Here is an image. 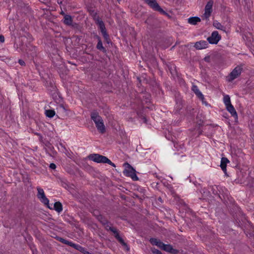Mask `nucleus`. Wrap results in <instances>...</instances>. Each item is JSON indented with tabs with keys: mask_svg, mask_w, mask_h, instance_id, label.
<instances>
[{
	"mask_svg": "<svg viewBox=\"0 0 254 254\" xmlns=\"http://www.w3.org/2000/svg\"><path fill=\"white\" fill-rule=\"evenodd\" d=\"M163 250L173 254H176L178 253V251L173 249L172 246L170 245L165 244Z\"/></svg>",
	"mask_w": 254,
	"mask_h": 254,
	"instance_id": "dca6fc26",
	"label": "nucleus"
},
{
	"mask_svg": "<svg viewBox=\"0 0 254 254\" xmlns=\"http://www.w3.org/2000/svg\"><path fill=\"white\" fill-rule=\"evenodd\" d=\"M145 2L147 3L150 7H151L153 9L159 11L160 12H163V9L160 7L158 3L157 2L156 0H144Z\"/></svg>",
	"mask_w": 254,
	"mask_h": 254,
	"instance_id": "9b49d317",
	"label": "nucleus"
},
{
	"mask_svg": "<svg viewBox=\"0 0 254 254\" xmlns=\"http://www.w3.org/2000/svg\"><path fill=\"white\" fill-rule=\"evenodd\" d=\"M91 119L94 122L98 130L101 133L105 132V127L102 118L96 111H93L91 114Z\"/></svg>",
	"mask_w": 254,
	"mask_h": 254,
	"instance_id": "f257e3e1",
	"label": "nucleus"
},
{
	"mask_svg": "<svg viewBox=\"0 0 254 254\" xmlns=\"http://www.w3.org/2000/svg\"><path fill=\"white\" fill-rule=\"evenodd\" d=\"M243 68L241 66H237L226 77V80L227 82H232L233 80L238 77L241 74Z\"/></svg>",
	"mask_w": 254,
	"mask_h": 254,
	"instance_id": "39448f33",
	"label": "nucleus"
},
{
	"mask_svg": "<svg viewBox=\"0 0 254 254\" xmlns=\"http://www.w3.org/2000/svg\"><path fill=\"white\" fill-rule=\"evenodd\" d=\"M50 167L52 169H55L56 168V165L55 164H54V163H51L50 165Z\"/></svg>",
	"mask_w": 254,
	"mask_h": 254,
	"instance_id": "a878e982",
	"label": "nucleus"
},
{
	"mask_svg": "<svg viewBox=\"0 0 254 254\" xmlns=\"http://www.w3.org/2000/svg\"><path fill=\"white\" fill-rule=\"evenodd\" d=\"M58 239L59 240V241L63 243V244L68 245L76 249H78V248H80V246L73 244L72 242L66 240L62 238H58Z\"/></svg>",
	"mask_w": 254,
	"mask_h": 254,
	"instance_id": "4468645a",
	"label": "nucleus"
},
{
	"mask_svg": "<svg viewBox=\"0 0 254 254\" xmlns=\"http://www.w3.org/2000/svg\"><path fill=\"white\" fill-rule=\"evenodd\" d=\"M4 37L2 35H0V42L1 43L4 42Z\"/></svg>",
	"mask_w": 254,
	"mask_h": 254,
	"instance_id": "cd10ccee",
	"label": "nucleus"
},
{
	"mask_svg": "<svg viewBox=\"0 0 254 254\" xmlns=\"http://www.w3.org/2000/svg\"><path fill=\"white\" fill-rule=\"evenodd\" d=\"M37 190H38V194H37V197L40 199V200L44 204L47 205L49 208H50L49 206V199L46 197L44 190L39 188L38 187L37 188Z\"/></svg>",
	"mask_w": 254,
	"mask_h": 254,
	"instance_id": "1a4fd4ad",
	"label": "nucleus"
},
{
	"mask_svg": "<svg viewBox=\"0 0 254 254\" xmlns=\"http://www.w3.org/2000/svg\"><path fill=\"white\" fill-rule=\"evenodd\" d=\"M90 160L98 163H107L113 167H115L114 163L112 162L110 159L104 156L99 154H92L88 156Z\"/></svg>",
	"mask_w": 254,
	"mask_h": 254,
	"instance_id": "f03ea898",
	"label": "nucleus"
},
{
	"mask_svg": "<svg viewBox=\"0 0 254 254\" xmlns=\"http://www.w3.org/2000/svg\"><path fill=\"white\" fill-rule=\"evenodd\" d=\"M213 4V1L212 0H210L207 3L205 7L204 13L202 16V19L203 20L205 19L206 21H207L212 11Z\"/></svg>",
	"mask_w": 254,
	"mask_h": 254,
	"instance_id": "0eeeda50",
	"label": "nucleus"
},
{
	"mask_svg": "<svg viewBox=\"0 0 254 254\" xmlns=\"http://www.w3.org/2000/svg\"><path fill=\"white\" fill-rule=\"evenodd\" d=\"M164 245H165V244L163 243H162L159 241L158 243V244L156 246H158V247H159L160 248L163 249V247H164Z\"/></svg>",
	"mask_w": 254,
	"mask_h": 254,
	"instance_id": "b1692460",
	"label": "nucleus"
},
{
	"mask_svg": "<svg viewBox=\"0 0 254 254\" xmlns=\"http://www.w3.org/2000/svg\"><path fill=\"white\" fill-rule=\"evenodd\" d=\"M208 46V43L206 41L204 40H201L198 42L195 43L194 47L197 50H202L205 49Z\"/></svg>",
	"mask_w": 254,
	"mask_h": 254,
	"instance_id": "f8f14e48",
	"label": "nucleus"
},
{
	"mask_svg": "<svg viewBox=\"0 0 254 254\" xmlns=\"http://www.w3.org/2000/svg\"><path fill=\"white\" fill-rule=\"evenodd\" d=\"M153 253L154 254H162L160 251L157 249H154L153 250Z\"/></svg>",
	"mask_w": 254,
	"mask_h": 254,
	"instance_id": "393cba45",
	"label": "nucleus"
},
{
	"mask_svg": "<svg viewBox=\"0 0 254 254\" xmlns=\"http://www.w3.org/2000/svg\"><path fill=\"white\" fill-rule=\"evenodd\" d=\"M200 21V19L198 17H191L188 19V22L191 25H196Z\"/></svg>",
	"mask_w": 254,
	"mask_h": 254,
	"instance_id": "f3484780",
	"label": "nucleus"
},
{
	"mask_svg": "<svg viewBox=\"0 0 254 254\" xmlns=\"http://www.w3.org/2000/svg\"><path fill=\"white\" fill-rule=\"evenodd\" d=\"M219 166H220V168L222 169V166H223V164H222V157L221 158L220 164Z\"/></svg>",
	"mask_w": 254,
	"mask_h": 254,
	"instance_id": "c756f323",
	"label": "nucleus"
},
{
	"mask_svg": "<svg viewBox=\"0 0 254 254\" xmlns=\"http://www.w3.org/2000/svg\"><path fill=\"white\" fill-rule=\"evenodd\" d=\"M54 209L58 212H61L63 210V206L61 202L59 201L56 202L54 205Z\"/></svg>",
	"mask_w": 254,
	"mask_h": 254,
	"instance_id": "6ab92c4d",
	"label": "nucleus"
},
{
	"mask_svg": "<svg viewBox=\"0 0 254 254\" xmlns=\"http://www.w3.org/2000/svg\"><path fill=\"white\" fill-rule=\"evenodd\" d=\"M229 162V161L227 158L223 157V172L226 176H227V173L226 172V164Z\"/></svg>",
	"mask_w": 254,
	"mask_h": 254,
	"instance_id": "aec40b11",
	"label": "nucleus"
},
{
	"mask_svg": "<svg viewBox=\"0 0 254 254\" xmlns=\"http://www.w3.org/2000/svg\"><path fill=\"white\" fill-rule=\"evenodd\" d=\"M221 36L219 35L217 31H214L212 33L211 35L208 37L207 40L210 44H216L221 39Z\"/></svg>",
	"mask_w": 254,
	"mask_h": 254,
	"instance_id": "9d476101",
	"label": "nucleus"
},
{
	"mask_svg": "<svg viewBox=\"0 0 254 254\" xmlns=\"http://www.w3.org/2000/svg\"><path fill=\"white\" fill-rule=\"evenodd\" d=\"M213 25L215 27L218 29H222V25H221V24L218 22L217 20L214 21Z\"/></svg>",
	"mask_w": 254,
	"mask_h": 254,
	"instance_id": "4be33fe9",
	"label": "nucleus"
},
{
	"mask_svg": "<svg viewBox=\"0 0 254 254\" xmlns=\"http://www.w3.org/2000/svg\"><path fill=\"white\" fill-rule=\"evenodd\" d=\"M223 102L228 112L230 113L235 119L238 120V115L237 112L231 103L230 97L228 95H226L223 97Z\"/></svg>",
	"mask_w": 254,
	"mask_h": 254,
	"instance_id": "20e7f679",
	"label": "nucleus"
},
{
	"mask_svg": "<svg viewBox=\"0 0 254 254\" xmlns=\"http://www.w3.org/2000/svg\"><path fill=\"white\" fill-rule=\"evenodd\" d=\"M125 165L127 166L124 171L126 176L131 177L133 180H137L138 178L135 174V170L128 163H125Z\"/></svg>",
	"mask_w": 254,
	"mask_h": 254,
	"instance_id": "6e6552de",
	"label": "nucleus"
},
{
	"mask_svg": "<svg viewBox=\"0 0 254 254\" xmlns=\"http://www.w3.org/2000/svg\"><path fill=\"white\" fill-rule=\"evenodd\" d=\"M101 221L105 226L106 229L107 230H110L111 232H112L115 234V238L127 248V250H128V248L127 247V246L124 242L123 239L119 236V234L116 228L112 227L110 224L106 220H101Z\"/></svg>",
	"mask_w": 254,
	"mask_h": 254,
	"instance_id": "7ed1b4c3",
	"label": "nucleus"
},
{
	"mask_svg": "<svg viewBox=\"0 0 254 254\" xmlns=\"http://www.w3.org/2000/svg\"><path fill=\"white\" fill-rule=\"evenodd\" d=\"M46 115L49 118H53L55 115V112L52 110H48L46 111Z\"/></svg>",
	"mask_w": 254,
	"mask_h": 254,
	"instance_id": "412c9836",
	"label": "nucleus"
},
{
	"mask_svg": "<svg viewBox=\"0 0 254 254\" xmlns=\"http://www.w3.org/2000/svg\"><path fill=\"white\" fill-rule=\"evenodd\" d=\"M64 150H65V153L66 154V155L69 157H70V153L68 152V151L66 149V148H64Z\"/></svg>",
	"mask_w": 254,
	"mask_h": 254,
	"instance_id": "c85d7f7f",
	"label": "nucleus"
},
{
	"mask_svg": "<svg viewBox=\"0 0 254 254\" xmlns=\"http://www.w3.org/2000/svg\"><path fill=\"white\" fill-rule=\"evenodd\" d=\"M96 37L98 39V41L97 45V47H96L97 49L100 51H102L103 52H105L106 51L105 48L103 46V44H102L101 38L97 35H96Z\"/></svg>",
	"mask_w": 254,
	"mask_h": 254,
	"instance_id": "a211bd4d",
	"label": "nucleus"
},
{
	"mask_svg": "<svg viewBox=\"0 0 254 254\" xmlns=\"http://www.w3.org/2000/svg\"><path fill=\"white\" fill-rule=\"evenodd\" d=\"M202 103L203 104H205V105H207V103H206V102L205 101V99L203 100V101H201Z\"/></svg>",
	"mask_w": 254,
	"mask_h": 254,
	"instance_id": "7c9ffc66",
	"label": "nucleus"
},
{
	"mask_svg": "<svg viewBox=\"0 0 254 254\" xmlns=\"http://www.w3.org/2000/svg\"><path fill=\"white\" fill-rule=\"evenodd\" d=\"M18 63L19 64L21 65H25V63L22 60H19L18 61Z\"/></svg>",
	"mask_w": 254,
	"mask_h": 254,
	"instance_id": "bb28decb",
	"label": "nucleus"
},
{
	"mask_svg": "<svg viewBox=\"0 0 254 254\" xmlns=\"http://www.w3.org/2000/svg\"><path fill=\"white\" fill-rule=\"evenodd\" d=\"M151 243L154 245H157L158 244V242L159 241L158 240L155 238H152L150 240Z\"/></svg>",
	"mask_w": 254,
	"mask_h": 254,
	"instance_id": "5701e85b",
	"label": "nucleus"
},
{
	"mask_svg": "<svg viewBox=\"0 0 254 254\" xmlns=\"http://www.w3.org/2000/svg\"><path fill=\"white\" fill-rule=\"evenodd\" d=\"M192 90L198 98H199L201 101H203L204 99V96L199 90L197 86L193 85L192 87Z\"/></svg>",
	"mask_w": 254,
	"mask_h": 254,
	"instance_id": "ddd939ff",
	"label": "nucleus"
},
{
	"mask_svg": "<svg viewBox=\"0 0 254 254\" xmlns=\"http://www.w3.org/2000/svg\"><path fill=\"white\" fill-rule=\"evenodd\" d=\"M94 19L96 24L99 26V28L102 33L103 36L105 40H107L109 38V35L107 32V30L103 20L98 16L95 15Z\"/></svg>",
	"mask_w": 254,
	"mask_h": 254,
	"instance_id": "423d86ee",
	"label": "nucleus"
},
{
	"mask_svg": "<svg viewBox=\"0 0 254 254\" xmlns=\"http://www.w3.org/2000/svg\"><path fill=\"white\" fill-rule=\"evenodd\" d=\"M63 22L64 24L68 26H70L72 23V18L70 15L64 14Z\"/></svg>",
	"mask_w": 254,
	"mask_h": 254,
	"instance_id": "2eb2a0df",
	"label": "nucleus"
}]
</instances>
